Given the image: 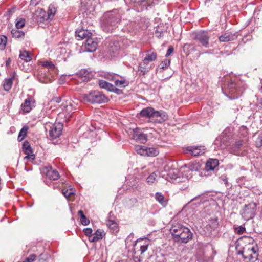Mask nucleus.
<instances>
[{"mask_svg": "<svg viewBox=\"0 0 262 262\" xmlns=\"http://www.w3.org/2000/svg\"><path fill=\"white\" fill-rule=\"evenodd\" d=\"M241 241L244 245L238 254H241L245 259H248L249 261L247 262H260L257 260L258 247L256 241L250 236L243 237Z\"/></svg>", "mask_w": 262, "mask_h": 262, "instance_id": "f257e3e1", "label": "nucleus"}, {"mask_svg": "<svg viewBox=\"0 0 262 262\" xmlns=\"http://www.w3.org/2000/svg\"><path fill=\"white\" fill-rule=\"evenodd\" d=\"M121 19L120 10L115 9L105 13L101 19V26L103 30L110 32L114 30Z\"/></svg>", "mask_w": 262, "mask_h": 262, "instance_id": "f03ea898", "label": "nucleus"}, {"mask_svg": "<svg viewBox=\"0 0 262 262\" xmlns=\"http://www.w3.org/2000/svg\"><path fill=\"white\" fill-rule=\"evenodd\" d=\"M143 117L149 119L150 121L156 123H162L168 118L166 113L163 111H155L151 107H147L143 109L140 113Z\"/></svg>", "mask_w": 262, "mask_h": 262, "instance_id": "7ed1b4c3", "label": "nucleus"}, {"mask_svg": "<svg viewBox=\"0 0 262 262\" xmlns=\"http://www.w3.org/2000/svg\"><path fill=\"white\" fill-rule=\"evenodd\" d=\"M247 147L242 140H237L230 143L228 151L236 156H243L247 154Z\"/></svg>", "mask_w": 262, "mask_h": 262, "instance_id": "20e7f679", "label": "nucleus"}, {"mask_svg": "<svg viewBox=\"0 0 262 262\" xmlns=\"http://www.w3.org/2000/svg\"><path fill=\"white\" fill-rule=\"evenodd\" d=\"M83 99L91 103H103L108 101L107 97L98 91H93L83 95Z\"/></svg>", "mask_w": 262, "mask_h": 262, "instance_id": "39448f33", "label": "nucleus"}, {"mask_svg": "<svg viewBox=\"0 0 262 262\" xmlns=\"http://www.w3.org/2000/svg\"><path fill=\"white\" fill-rule=\"evenodd\" d=\"M192 38L203 47L206 48L209 47L210 35L207 31L201 30L195 32L193 33Z\"/></svg>", "mask_w": 262, "mask_h": 262, "instance_id": "423d86ee", "label": "nucleus"}, {"mask_svg": "<svg viewBox=\"0 0 262 262\" xmlns=\"http://www.w3.org/2000/svg\"><path fill=\"white\" fill-rule=\"evenodd\" d=\"M165 171L166 174H161L162 177H165L168 181L172 183H179L182 181V178L181 177V173L178 169H169V166L165 167Z\"/></svg>", "mask_w": 262, "mask_h": 262, "instance_id": "0eeeda50", "label": "nucleus"}, {"mask_svg": "<svg viewBox=\"0 0 262 262\" xmlns=\"http://www.w3.org/2000/svg\"><path fill=\"white\" fill-rule=\"evenodd\" d=\"M130 41L128 40L127 39H121L114 40L110 42L109 45L108 51L110 54H113L112 56H115L121 47H126L130 45Z\"/></svg>", "mask_w": 262, "mask_h": 262, "instance_id": "6e6552de", "label": "nucleus"}, {"mask_svg": "<svg viewBox=\"0 0 262 262\" xmlns=\"http://www.w3.org/2000/svg\"><path fill=\"white\" fill-rule=\"evenodd\" d=\"M207 198L205 195H199L192 199L188 203V205L192 207L196 206L199 207V209L194 211L195 215L203 217L200 209H203L204 207V204L207 202Z\"/></svg>", "mask_w": 262, "mask_h": 262, "instance_id": "1a4fd4ad", "label": "nucleus"}, {"mask_svg": "<svg viewBox=\"0 0 262 262\" xmlns=\"http://www.w3.org/2000/svg\"><path fill=\"white\" fill-rule=\"evenodd\" d=\"M219 227L218 219L216 217H210L207 222L206 225L204 227V234L207 236L213 234L217 231Z\"/></svg>", "mask_w": 262, "mask_h": 262, "instance_id": "9d476101", "label": "nucleus"}, {"mask_svg": "<svg viewBox=\"0 0 262 262\" xmlns=\"http://www.w3.org/2000/svg\"><path fill=\"white\" fill-rule=\"evenodd\" d=\"M256 209V205L255 203H250L245 205L241 211V215L244 220L248 221L254 217Z\"/></svg>", "mask_w": 262, "mask_h": 262, "instance_id": "9b49d317", "label": "nucleus"}, {"mask_svg": "<svg viewBox=\"0 0 262 262\" xmlns=\"http://www.w3.org/2000/svg\"><path fill=\"white\" fill-rule=\"evenodd\" d=\"M227 90L230 99L237 98L242 93V90L238 88L237 84L232 80L230 81L227 84Z\"/></svg>", "mask_w": 262, "mask_h": 262, "instance_id": "f8f14e48", "label": "nucleus"}, {"mask_svg": "<svg viewBox=\"0 0 262 262\" xmlns=\"http://www.w3.org/2000/svg\"><path fill=\"white\" fill-rule=\"evenodd\" d=\"M230 143L229 136L225 135V134L217 137L214 141V144L222 149L225 148L228 149Z\"/></svg>", "mask_w": 262, "mask_h": 262, "instance_id": "ddd939ff", "label": "nucleus"}, {"mask_svg": "<svg viewBox=\"0 0 262 262\" xmlns=\"http://www.w3.org/2000/svg\"><path fill=\"white\" fill-rule=\"evenodd\" d=\"M63 125L60 123L52 124L49 130V135L52 139H56L61 135Z\"/></svg>", "mask_w": 262, "mask_h": 262, "instance_id": "4468645a", "label": "nucleus"}, {"mask_svg": "<svg viewBox=\"0 0 262 262\" xmlns=\"http://www.w3.org/2000/svg\"><path fill=\"white\" fill-rule=\"evenodd\" d=\"M192 237L193 234L190 230L188 228L186 227L180 235L176 239L175 242L186 244L192 238Z\"/></svg>", "mask_w": 262, "mask_h": 262, "instance_id": "2eb2a0df", "label": "nucleus"}, {"mask_svg": "<svg viewBox=\"0 0 262 262\" xmlns=\"http://www.w3.org/2000/svg\"><path fill=\"white\" fill-rule=\"evenodd\" d=\"M186 227L180 223L173 224L170 228V232L171 234L173 240L175 241L180 234L183 232Z\"/></svg>", "mask_w": 262, "mask_h": 262, "instance_id": "dca6fc26", "label": "nucleus"}, {"mask_svg": "<svg viewBox=\"0 0 262 262\" xmlns=\"http://www.w3.org/2000/svg\"><path fill=\"white\" fill-rule=\"evenodd\" d=\"M34 17L37 23L40 24L42 23L49 21L50 20L46 12L42 9H37L35 11Z\"/></svg>", "mask_w": 262, "mask_h": 262, "instance_id": "f3484780", "label": "nucleus"}, {"mask_svg": "<svg viewBox=\"0 0 262 262\" xmlns=\"http://www.w3.org/2000/svg\"><path fill=\"white\" fill-rule=\"evenodd\" d=\"M132 138L141 143H145L147 140V136L143 133L140 129L136 128L133 131Z\"/></svg>", "mask_w": 262, "mask_h": 262, "instance_id": "a211bd4d", "label": "nucleus"}, {"mask_svg": "<svg viewBox=\"0 0 262 262\" xmlns=\"http://www.w3.org/2000/svg\"><path fill=\"white\" fill-rule=\"evenodd\" d=\"M34 100L30 97L26 99L21 105V109L23 113H28L31 111L34 106Z\"/></svg>", "mask_w": 262, "mask_h": 262, "instance_id": "6ab92c4d", "label": "nucleus"}, {"mask_svg": "<svg viewBox=\"0 0 262 262\" xmlns=\"http://www.w3.org/2000/svg\"><path fill=\"white\" fill-rule=\"evenodd\" d=\"M84 47L86 52H93L97 48V42L95 38L90 37L86 40Z\"/></svg>", "mask_w": 262, "mask_h": 262, "instance_id": "aec40b11", "label": "nucleus"}, {"mask_svg": "<svg viewBox=\"0 0 262 262\" xmlns=\"http://www.w3.org/2000/svg\"><path fill=\"white\" fill-rule=\"evenodd\" d=\"M42 172L51 180H56L59 178L58 172L51 167L43 168Z\"/></svg>", "mask_w": 262, "mask_h": 262, "instance_id": "412c9836", "label": "nucleus"}, {"mask_svg": "<svg viewBox=\"0 0 262 262\" xmlns=\"http://www.w3.org/2000/svg\"><path fill=\"white\" fill-rule=\"evenodd\" d=\"M205 147L201 146H191L186 148V151L194 156H198L203 154L205 152Z\"/></svg>", "mask_w": 262, "mask_h": 262, "instance_id": "4be33fe9", "label": "nucleus"}, {"mask_svg": "<svg viewBox=\"0 0 262 262\" xmlns=\"http://www.w3.org/2000/svg\"><path fill=\"white\" fill-rule=\"evenodd\" d=\"M150 242V241L147 238L144 239L139 238L136 241L134 246L136 247L138 245H139L140 254H142L147 250Z\"/></svg>", "mask_w": 262, "mask_h": 262, "instance_id": "5701e85b", "label": "nucleus"}, {"mask_svg": "<svg viewBox=\"0 0 262 262\" xmlns=\"http://www.w3.org/2000/svg\"><path fill=\"white\" fill-rule=\"evenodd\" d=\"M151 67L149 63L145 61L144 60L139 64L137 73L139 75H145L150 70Z\"/></svg>", "mask_w": 262, "mask_h": 262, "instance_id": "b1692460", "label": "nucleus"}, {"mask_svg": "<svg viewBox=\"0 0 262 262\" xmlns=\"http://www.w3.org/2000/svg\"><path fill=\"white\" fill-rule=\"evenodd\" d=\"M237 37V36L236 33L226 32L220 36L219 39L220 42H227L235 40Z\"/></svg>", "mask_w": 262, "mask_h": 262, "instance_id": "393cba45", "label": "nucleus"}, {"mask_svg": "<svg viewBox=\"0 0 262 262\" xmlns=\"http://www.w3.org/2000/svg\"><path fill=\"white\" fill-rule=\"evenodd\" d=\"M98 84L100 88L106 89L109 91L117 92L119 91V89L116 88L114 85L103 80H99Z\"/></svg>", "mask_w": 262, "mask_h": 262, "instance_id": "a878e982", "label": "nucleus"}, {"mask_svg": "<svg viewBox=\"0 0 262 262\" xmlns=\"http://www.w3.org/2000/svg\"><path fill=\"white\" fill-rule=\"evenodd\" d=\"M157 54L156 52L150 50L146 52L145 57L143 60L149 63V62L155 61L157 59Z\"/></svg>", "mask_w": 262, "mask_h": 262, "instance_id": "bb28decb", "label": "nucleus"}, {"mask_svg": "<svg viewBox=\"0 0 262 262\" xmlns=\"http://www.w3.org/2000/svg\"><path fill=\"white\" fill-rule=\"evenodd\" d=\"M16 76V73L13 72V75L9 78L5 80L3 87L5 91H8L12 87L13 80Z\"/></svg>", "mask_w": 262, "mask_h": 262, "instance_id": "cd10ccee", "label": "nucleus"}, {"mask_svg": "<svg viewBox=\"0 0 262 262\" xmlns=\"http://www.w3.org/2000/svg\"><path fill=\"white\" fill-rule=\"evenodd\" d=\"M77 74L81 78H84L83 80H89L93 76L92 73L86 69H81Z\"/></svg>", "mask_w": 262, "mask_h": 262, "instance_id": "c85d7f7f", "label": "nucleus"}, {"mask_svg": "<svg viewBox=\"0 0 262 262\" xmlns=\"http://www.w3.org/2000/svg\"><path fill=\"white\" fill-rule=\"evenodd\" d=\"M219 161L216 159H210L206 164V169L207 171L213 170L218 166Z\"/></svg>", "mask_w": 262, "mask_h": 262, "instance_id": "c756f323", "label": "nucleus"}, {"mask_svg": "<svg viewBox=\"0 0 262 262\" xmlns=\"http://www.w3.org/2000/svg\"><path fill=\"white\" fill-rule=\"evenodd\" d=\"M155 199L163 207H165L168 204V200L160 192L155 194Z\"/></svg>", "mask_w": 262, "mask_h": 262, "instance_id": "7c9ffc66", "label": "nucleus"}, {"mask_svg": "<svg viewBox=\"0 0 262 262\" xmlns=\"http://www.w3.org/2000/svg\"><path fill=\"white\" fill-rule=\"evenodd\" d=\"M77 36L81 39L90 38L92 35L91 32L88 30L80 29L76 31Z\"/></svg>", "mask_w": 262, "mask_h": 262, "instance_id": "2f4dec72", "label": "nucleus"}, {"mask_svg": "<svg viewBox=\"0 0 262 262\" xmlns=\"http://www.w3.org/2000/svg\"><path fill=\"white\" fill-rule=\"evenodd\" d=\"M62 110L64 113L70 114L73 111V106L70 102H66L61 105Z\"/></svg>", "mask_w": 262, "mask_h": 262, "instance_id": "473e14b6", "label": "nucleus"}, {"mask_svg": "<svg viewBox=\"0 0 262 262\" xmlns=\"http://www.w3.org/2000/svg\"><path fill=\"white\" fill-rule=\"evenodd\" d=\"M158 154L159 151L157 148L146 147L145 156L154 157L158 155Z\"/></svg>", "mask_w": 262, "mask_h": 262, "instance_id": "72a5a7b5", "label": "nucleus"}, {"mask_svg": "<svg viewBox=\"0 0 262 262\" xmlns=\"http://www.w3.org/2000/svg\"><path fill=\"white\" fill-rule=\"evenodd\" d=\"M19 58L26 62H28L31 60V57L29 52L24 51L20 52L19 54Z\"/></svg>", "mask_w": 262, "mask_h": 262, "instance_id": "f704fd0d", "label": "nucleus"}, {"mask_svg": "<svg viewBox=\"0 0 262 262\" xmlns=\"http://www.w3.org/2000/svg\"><path fill=\"white\" fill-rule=\"evenodd\" d=\"M28 127L27 126H24L20 130L18 136V140L22 141L27 135Z\"/></svg>", "mask_w": 262, "mask_h": 262, "instance_id": "c9c22d12", "label": "nucleus"}, {"mask_svg": "<svg viewBox=\"0 0 262 262\" xmlns=\"http://www.w3.org/2000/svg\"><path fill=\"white\" fill-rule=\"evenodd\" d=\"M11 34L13 37L16 38L23 37L25 35V33L24 32L18 30L17 29H12L11 31Z\"/></svg>", "mask_w": 262, "mask_h": 262, "instance_id": "e433bc0d", "label": "nucleus"}, {"mask_svg": "<svg viewBox=\"0 0 262 262\" xmlns=\"http://www.w3.org/2000/svg\"><path fill=\"white\" fill-rule=\"evenodd\" d=\"M146 148L144 145H137L135 146V150L138 154L145 156Z\"/></svg>", "mask_w": 262, "mask_h": 262, "instance_id": "4c0bfd02", "label": "nucleus"}, {"mask_svg": "<svg viewBox=\"0 0 262 262\" xmlns=\"http://www.w3.org/2000/svg\"><path fill=\"white\" fill-rule=\"evenodd\" d=\"M23 149L26 154H32V150L30 143L28 141H25L23 144Z\"/></svg>", "mask_w": 262, "mask_h": 262, "instance_id": "58836bf2", "label": "nucleus"}, {"mask_svg": "<svg viewBox=\"0 0 262 262\" xmlns=\"http://www.w3.org/2000/svg\"><path fill=\"white\" fill-rule=\"evenodd\" d=\"M40 64L42 66V67L47 68L49 70H54L55 69V65L51 61H41V62H40Z\"/></svg>", "mask_w": 262, "mask_h": 262, "instance_id": "ea45409f", "label": "nucleus"}, {"mask_svg": "<svg viewBox=\"0 0 262 262\" xmlns=\"http://www.w3.org/2000/svg\"><path fill=\"white\" fill-rule=\"evenodd\" d=\"M115 84L117 86L119 87H125L128 84V82L125 80H118L117 78L115 79Z\"/></svg>", "mask_w": 262, "mask_h": 262, "instance_id": "a19ab883", "label": "nucleus"}, {"mask_svg": "<svg viewBox=\"0 0 262 262\" xmlns=\"http://www.w3.org/2000/svg\"><path fill=\"white\" fill-rule=\"evenodd\" d=\"M56 10V8L52 5H50L49 7L47 15L49 19L51 20L53 18L55 14Z\"/></svg>", "mask_w": 262, "mask_h": 262, "instance_id": "79ce46f5", "label": "nucleus"}, {"mask_svg": "<svg viewBox=\"0 0 262 262\" xmlns=\"http://www.w3.org/2000/svg\"><path fill=\"white\" fill-rule=\"evenodd\" d=\"M158 174H159L158 172H152L150 176H149L147 177V182L149 184L153 183L157 180V178L158 177Z\"/></svg>", "mask_w": 262, "mask_h": 262, "instance_id": "37998d69", "label": "nucleus"}, {"mask_svg": "<svg viewBox=\"0 0 262 262\" xmlns=\"http://www.w3.org/2000/svg\"><path fill=\"white\" fill-rule=\"evenodd\" d=\"M107 226L114 230L117 229V224L116 222L113 220H108L106 221Z\"/></svg>", "mask_w": 262, "mask_h": 262, "instance_id": "c03bdc74", "label": "nucleus"}, {"mask_svg": "<svg viewBox=\"0 0 262 262\" xmlns=\"http://www.w3.org/2000/svg\"><path fill=\"white\" fill-rule=\"evenodd\" d=\"M7 42V38L5 36L0 37V50H3L6 46Z\"/></svg>", "mask_w": 262, "mask_h": 262, "instance_id": "a18cd8bd", "label": "nucleus"}, {"mask_svg": "<svg viewBox=\"0 0 262 262\" xmlns=\"http://www.w3.org/2000/svg\"><path fill=\"white\" fill-rule=\"evenodd\" d=\"M49 258V255L46 252L40 254L37 257V259L38 262H45Z\"/></svg>", "mask_w": 262, "mask_h": 262, "instance_id": "49530a36", "label": "nucleus"}, {"mask_svg": "<svg viewBox=\"0 0 262 262\" xmlns=\"http://www.w3.org/2000/svg\"><path fill=\"white\" fill-rule=\"evenodd\" d=\"M104 77L105 78L111 80V81H115V79L117 78L118 75L117 74H115L113 73H106L104 74Z\"/></svg>", "mask_w": 262, "mask_h": 262, "instance_id": "de8ad7c7", "label": "nucleus"}, {"mask_svg": "<svg viewBox=\"0 0 262 262\" xmlns=\"http://www.w3.org/2000/svg\"><path fill=\"white\" fill-rule=\"evenodd\" d=\"M95 235L99 239V240H100L104 236L105 233L103 230L101 229H98L96 231Z\"/></svg>", "mask_w": 262, "mask_h": 262, "instance_id": "09e8293b", "label": "nucleus"}, {"mask_svg": "<svg viewBox=\"0 0 262 262\" xmlns=\"http://www.w3.org/2000/svg\"><path fill=\"white\" fill-rule=\"evenodd\" d=\"M25 24V20L24 19H20L16 23V27L17 29L21 28L23 27Z\"/></svg>", "mask_w": 262, "mask_h": 262, "instance_id": "8fccbe9b", "label": "nucleus"}, {"mask_svg": "<svg viewBox=\"0 0 262 262\" xmlns=\"http://www.w3.org/2000/svg\"><path fill=\"white\" fill-rule=\"evenodd\" d=\"M170 61L168 59H166L162 61L160 64L161 68L165 69L168 68L170 65Z\"/></svg>", "mask_w": 262, "mask_h": 262, "instance_id": "3c124183", "label": "nucleus"}, {"mask_svg": "<svg viewBox=\"0 0 262 262\" xmlns=\"http://www.w3.org/2000/svg\"><path fill=\"white\" fill-rule=\"evenodd\" d=\"M235 230L238 234H243L246 230L245 228L242 226H239L235 228Z\"/></svg>", "mask_w": 262, "mask_h": 262, "instance_id": "603ef678", "label": "nucleus"}, {"mask_svg": "<svg viewBox=\"0 0 262 262\" xmlns=\"http://www.w3.org/2000/svg\"><path fill=\"white\" fill-rule=\"evenodd\" d=\"M36 257V256L34 254L30 255L27 257L23 262H31L34 261Z\"/></svg>", "mask_w": 262, "mask_h": 262, "instance_id": "864d4df0", "label": "nucleus"}, {"mask_svg": "<svg viewBox=\"0 0 262 262\" xmlns=\"http://www.w3.org/2000/svg\"><path fill=\"white\" fill-rule=\"evenodd\" d=\"M255 144L257 147H260L262 146V136H258L255 142Z\"/></svg>", "mask_w": 262, "mask_h": 262, "instance_id": "5fc2aeb1", "label": "nucleus"}, {"mask_svg": "<svg viewBox=\"0 0 262 262\" xmlns=\"http://www.w3.org/2000/svg\"><path fill=\"white\" fill-rule=\"evenodd\" d=\"M84 234L89 237L92 235L93 230L91 228H85L83 229Z\"/></svg>", "mask_w": 262, "mask_h": 262, "instance_id": "6e6d98bb", "label": "nucleus"}, {"mask_svg": "<svg viewBox=\"0 0 262 262\" xmlns=\"http://www.w3.org/2000/svg\"><path fill=\"white\" fill-rule=\"evenodd\" d=\"M81 222L83 225H87L89 224V220L86 219L85 216H82V218L80 219Z\"/></svg>", "mask_w": 262, "mask_h": 262, "instance_id": "4d7b16f0", "label": "nucleus"}, {"mask_svg": "<svg viewBox=\"0 0 262 262\" xmlns=\"http://www.w3.org/2000/svg\"><path fill=\"white\" fill-rule=\"evenodd\" d=\"M62 193L64 195V196L68 198H69L72 194L73 193V192L71 190H67L64 191V190H62Z\"/></svg>", "mask_w": 262, "mask_h": 262, "instance_id": "13d9d810", "label": "nucleus"}, {"mask_svg": "<svg viewBox=\"0 0 262 262\" xmlns=\"http://www.w3.org/2000/svg\"><path fill=\"white\" fill-rule=\"evenodd\" d=\"M61 101V99L60 97H54L52 99V100H51V103H60V102Z\"/></svg>", "mask_w": 262, "mask_h": 262, "instance_id": "bf43d9fd", "label": "nucleus"}, {"mask_svg": "<svg viewBox=\"0 0 262 262\" xmlns=\"http://www.w3.org/2000/svg\"><path fill=\"white\" fill-rule=\"evenodd\" d=\"M89 240L91 242H96L99 240L95 235L90 236L89 237Z\"/></svg>", "mask_w": 262, "mask_h": 262, "instance_id": "052dcab7", "label": "nucleus"}, {"mask_svg": "<svg viewBox=\"0 0 262 262\" xmlns=\"http://www.w3.org/2000/svg\"><path fill=\"white\" fill-rule=\"evenodd\" d=\"M173 52V47H170L168 49V50L167 51V53H166V54L165 55V56L166 57L169 56Z\"/></svg>", "mask_w": 262, "mask_h": 262, "instance_id": "680f3d73", "label": "nucleus"}, {"mask_svg": "<svg viewBox=\"0 0 262 262\" xmlns=\"http://www.w3.org/2000/svg\"><path fill=\"white\" fill-rule=\"evenodd\" d=\"M27 156L25 157V159H30L33 160L35 159V155L32 154H26Z\"/></svg>", "mask_w": 262, "mask_h": 262, "instance_id": "e2e57ef3", "label": "nucleus"}, {"mask_svg": "<svg viewBox=\"0 0 262 262\" xmlns=\"http://www.w3.org/2000/svg\"><path fill=\"white\" fill-rule=\"evenodd\" d=\"M41 0H31L30 5L32 6H36L39 4Z\"/></svg>", "mask_w": 262, "mask_h": 262, "instance_id": "0e129e2a", "label": "nucleus"}, {"mask_svg": "<svg viewBox=\"0 0 262 262\" xmlns=\"http://www.w3.org/2000/svg\"><path fill=\"white\" fill-rule=\"evenodd\" d=\"M133 260L134 262H141V259L138 257H134Z\"/></svg>", "mask_w": 262, "mask_h": 262, "instance_id": "69168bd1", "label": "nucleus"}, {"mask_svg": "<svg viewBox=\"0 0 262 262\" xmlns=\"http://www.w3.org/2000/svg\"><path fill=\"white\" fill-rule=\"evenodd\" d=\"M78 214L80 216V219L82 218V216H85L82 210H79L78 212Z\"/></svg>", "mask_w": 262, "mask_h": 262, "instance_id": "338daca9", "label": "nucleus"}, {"mask_svg": "<svg viewBox=\"0 0 262 262\" xmlns=\"http://www.w3.org/2000/svg\"><path fill=\"white\" fill-rule=\"evenodd\" d=\"M257 105L259 108L262 109V99L260 100Z\"/></svg>", "mask_w": 262, "mask_h": 262, "instance_id": "774afa93", "label": "nucleus"}]
</instances>
